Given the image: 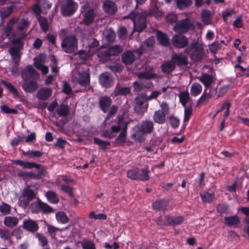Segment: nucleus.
Listing matches in <instances>:
<instances>
[{"mask_svg": "<svg viewBox=\"0 0 249 249\" xmlns=\"http://www.w3.org/2000/svg\"><path fill=\"white\" fill-rule=\"evenodd\" d=\"M177 7L181 10L190 7L193 4L192 0H175Z\"/></svg>", "mask_w": 249, "mask_h": 249, "instance_id": "38", "label": "nucleus"}, {"mask_svg": "<svg viewBox=\"0 0 249 249\" xmlns=\"http://www.w3.org/2000/svg\"><path fill=\"white\" fill-rule=\"evenodd\" d=\"M156 36L157 40L160 44L166 47L170 45L169 39L165 34L157 31Z\"/></svg>", "mask_w": 249, "mask_h": 249, "instance_id": "28", "label": "nucleus"}, {"mask_svg": "<svg viewBox=\"0 0 249 249\" xmlns=\"http://www.w3.org/2000/svg\"><path fill=\"white\" fill-rule=\"evenodd\" d=\"M147 16L146 12L140 14L132 11L130 14L124 16L123 18H130L133 22L134 31L141 32L146 27Z\"/></svg>", "mask_w": 249, "mask_h": 249, "instance_id": "2", "label": "nucleus"}, {"mask_svg": "<svg viewBox=\"0 0 249 249\" xmlns=\"http://www.w3.org/2000/svg\"><path fill=\"white\" fill-rule=\"evenodd\" d=\"M96 16L97 13L94 9L93 8L89 9L85 13L83 21L85 25L89 26L93 23Z\"/></svg>", "mask_w": 249, "mask_h": 249, "instance_id": "19", "label": "nucleus"}, {"mask_svg": "<svg viewBox=\"0 0 249 249\" xmlns=\"http://www.w3.org/2000/svg\"><path fill=\"white\" fill-rule=\"evenodd\" d=\"M148 100V96L145 93L139 94L134 99L136 104L135 109L139 112H146L148 106V104L146 102Z\"/></svg>", "mask_w": 249, "mask_h": 249, "instance_id": "8", "label": "nucleus"}, {"mask_svg": "<svg viewBox=\"0 0 249 249\" xmlns=\"http://www.w3.org/2000/svg\"><path fill=\"white\" fill-rule=\"evenodd\" d=\"M151 85L152 83L150 82L135 81L133 83L134 90L139 92L145 89L149 88Z\"/></svg>", "mask_w": 249, "mask_h": 249, "instance_id": "27", "label": "nucleus"}, {"mask_svg": "<svg viewBox=\"0 0 249 249\" xmlns=\"http://www.w3.org/2000/svg\"><path fill=\"white\" fill-rule=\"evenodd\" d=\"M137 76L139 79H151L155 77L154 73L147 71H142L137 74Z\"/></svg>", "mask_w": 249, "mask_h": 249, "instance_id": "52", "label": "nucleus"}, {"mask_svg": "<svg viewBox=\"0 0 249 249\" xmlns=\"http://www.w3.org/2000/svg\"><path fill=\"white\" fill-rule=\"evenodd\" d=\"M173 45L177 48H183L188 44V39L184 35H175L172 39Z\"/></svg>", "mask_w": 249, "mask_h": 249, "instance_id": "11", "label": "nucleus"}, {"mask_svg": "<svg viewBox=\"0 0 249 249\" xmlns=\"http://www.w3.org/2000/svg\"><path fill=\"white\" fill-rule=\"evenodd\" d=\"M22 227L26 231L31 233H35L39 229L38 223L36 221L30 218L24 220Z\"/></svg>", "mask_w": 249, "mask_h": 249, "instance_id": "12", "label": "nucleus"}, {"mask_svg": "<svg viewBox=\"0 0 249 249\" xmlns=\"http://www.w3.org/2000/svg\"><path fill=\"white\" fill-rule=\"evenodd\" d=\"M94 142L99 145L100 146H101L102 147V149H106V146H108V145H109L110 144V142H106V141H104L103 140H101L100 139H99V138H95L94 139Z\"/></svg>", "mask_w": 249, "mask_h": 249, "instance_id": "60", "label": "nucleus"}, {"mask_svg": "<svg viewBox=\"0 0 249 249\" xmlns=\"http://www.w3.org/2000/svg\"><path fill=\"white\" fill-rule=\"evenodd\" d=\"M224 220L225 224L229 227H237L240 223V218L237 215L225 217Z\"/></svg>", "mask_w": 249, "mask_h": 249, "instance_id": "29", "label": "nucleus"}, {"mask_svg": "<svg viewBox=\"0 0 249 249\" xmlns=\"http://www.w3.org/2000/svg\"><path fill=\"white\" fill-rule=\"evenodd\" d=\"M38 22L41 30L45 33L47 32L49 29V24L47 18L39 16L37 18Z\"/></svg>", "mask_w": 249, "mask_h": 249, "instance_id": "39", "label": "nucleus"}, {"mask_svg": "<svg viewBox=\"0 0 249 249\" xmlns=\"http://www.w3.org/2000/svg\"><path fill=\"white\" fill-rule=\"evenodd\" d=\"M45 196L48 200L52 203L57 204L59 201V198L55 192L49 191L45 193Z\"/></svg>", "mask_w": 249, "mask_h": 249, "instance_id": "40", "label": "nucleus"}, {"mask_svg": "<svg viewBox=\"0 0 249 249\" xmlns=\"http://www.w3.org/2000/svg\"><path fill=\"white\" fill-rule=\"evenodd\" d=\"M97 56L99 58V60L102 63H105L109 60H111V56L108 50L100 51Z\"/></svg>", "mask_w": 249, "mask_h": 249, "instance_id": "43", "label": "nucleus"}, {"mask_svg": "<svg viewBox=\"0 0 249 249\" xmlns=\"http://www.w3.org/2000/svg\"><path fill=\"white\" fill-rule=\"evenodd\" d=\"M56 113L60 117H66L70 114V108L68 105L61 104L56 109Z\"/></svg>", "mask_w": 249, "mask_h": 249, "instance_id": "35", "label": "nucleus"}, {"mask_svg": "<svg viewBox=\"0 0 249 249\" xmlns=\"http://www.w3.org/2000/svg\"><path fill=\"white\" fill-rule=\"evenodd\" d=\"M82 71H79L74 74L72 81L75 84H79L81 87L87 89L90 83L89 69L86 65L82 66Z\"/></svg>", "mask_w": 249, "mask_h": 249, "instance_id": "3", "label": "nucleus"}, {"mask_svg": "<svg viewBox=\"0 0 249 249\" xmlns=\"http://www.w3.org/2000/svg\"><path fill=\"white\" fill-rule=\"evenodd\" d=\"M18 19L16 18H12L3 28L4 35L5 37H8L12 31L14 24L18 21Z\"/></svg>", "mask_w": 249, "mask_h": 249, "instance_id": "33", "label": "nucleus"}, {"mask_svg": "<svg viewBox=\"0 0 249 249\" xmlns=\"http://www.w3.org/2000/svg\"><path fill=\"white\" fill-rule=\"evenodd\" d=\"M144 134H146L144 133L143 131H142L141 128L139 127L138 130L132 134V137L136 141L141 142L144 141Z\"/></svg>", "mask_w": 249, "mask_h": 249, "instance_id": "51", "label": "nucleus"}, {"mask_svg": "<svg viewBox=\"0 0 249 249\" xmlns=\"http://www.w3.org/2000/svg\"><path fill=\"white\" fill-rule=\"evenodd\" d=\"M12 234L8 229H0V237L5 240H8Z\"/></svg>", "mask_w": 249, "mask_h": 249, "instance_id": "57", "label": "nucleus"}, {"mask_svg": "<svg viewBox=\"0 0 249 249\" xmlns=\"http://www.w3.org/2000/svg\"><path fill=\"white\" fill-rule=\"evenodd\" d=\"M160 107L161 109H159V111L162 112L166 115H168L170 113V107L167 103L163 102L160 104Z\"/></svg>", "mask_w": 249, "mask_h": 249, "instance_id": "61", "label": "nucleus"}, {"mask_svg": "<svg viewBox=\"0 0 249 249\" xmlns=\"http://www.w3.org/2000/svg\"><path fill=\"white\" fill-rule=\"evenodd\" d=\"M102 7L103 11L108 15H114L118 10L116 4L110 0L104 1Z\"/></svg>", "mask_w": 249, "mask_h": 249, "instance_id": "14", "label": "nucleus"}, {"mask_svg": "<svg viewBox=\"0 0 249 249\" xmlns=\"http://www.w3.org/2000/svg\"><path fill=\"white\" fill-rule=\"evenodd\" d=\"M216 93V89L211 88L209 93L206 92V89L205 90L203 94L201 96L198 100V103H204L207 102Z\"/></svg>", "mask_w": 249, "mask_h": 249, "instance_id": "30", "label": "nucleus"}, {"mask_svg": "<svg viewBox=\"0 0 249 249\" xmlns=\"http://www.w3.org/2000/svg\"><path fill=\"white\" fill-rule=\"evenodd\" d=\"M34 65L36 68L41 71L43 74H46L48 72L49 70L48 67L42 64L39 62H35Z\"/></svg>", "mask_w": 249, "mask_h": 249, "instance_id": "64", "label": "nucleus"}, {"mask_svg": "<svg viewBox=\"0 0 249 249\" xmlns=\"http://www.w3.org/2000/svg\"><path fill=\"white\" fill-rule=\"evenodd\" d=\"M126 129H124L120 133L115 140V143L117 144H123L126 142Z\"/></svg>", "mask_w": 249, "mask_h": 249, "instance_id": "50", "label": "nucleus"}, {"mask_svg": "<svg viewBox=\"0 0 249 249\" xmlns=\"http://www.w3.org/2000/svg\"><path fill=\"white\" fill-rule=\"evenodd\" d=\"M18 223V218L15 216H5L3 220L4 225L9 228H13L16 227Z\"/></svg>", "mask_w": 249, "mask_h": 249, "instance_id": "25", "label": "nucleus"}, {"mask_svg": "<svg viewBox=\"0 0 249 249\" xmlns=\"http://www.w3.org/2000/svg\"><path fill=\"white\" fill-rule=\"evenodd\" d=\"M130 92V88L129 87H121L119 84H117L113 91L115 96L120 95H125Z\"/></svg>", "mask_w": 249, "mask_h": 249, "instance_id": "34", "label": "nucleus"}, {"mask_svg": "<svg viewBox=\"0 0 249 249\" xmlns=\"http://www.w3.org/2000/svg\"><path fill=\"white\" fill-rule=\"evenodd\" d=\"M111 56H117L123 51V48L120 45H115L110 47L107 49Z\"/></svg>", "mask_w": 249, "mask_h": 249, "instance_id": "49", "label": "nucleus"}, {"mask_svg": "<svg viewBox=\"0 0 249 249\" xmlns=\"http://www.w3.org/2000/svg\"><path fill=\"white\" fill-rule=\"evenodd\" d=\"M36 238L37 239L41 247H46L49 244V240L47 237L41 232H37L35 235Z\"/></svg>", "mask_w": 249, "mask_h": 249, "instance_id": "44", "label": "nucleus"}, {"mask_svg": "<svg viewBox=\"0 0 249 249\" xmlns=\"http://www.w3.org/2000/svg\"><path fill=\"white\" fill-rule=\"evenodd\" d=\"M55 218L58 222L61 224H66L69 221V218L65 213L59 211L56 213Z\"/></svg>", "mask_w": 249, "mask_h": 249, "instance_id": "41", "label": "nucleus"}, {"mask_svg": "<svg viewBox=\"0 0 249 249\" xmlns=\"http://www.w3.org/2000/svg\"><path fill=\"white\" fill-rule=\"evenodd\" d=\"M29 209L33 213L36 214L39 213H50L54 212V210L52 207L48 204L41 201L38 198L37 201L31 203Z\"/></svg>", "mask_w": 249, "mask_h": 249, "instance_id": "6", "label": "nucleus"}, {"mask_svg": "<svg viewBox=\"0 0 249 249\" xmlns=\"http://www.w3.org/2000/svg\"><path fill=\"white\" fill-rule=\"evenodd\" d=\"M22 88L27 92H34L38 89V85L36 80L26 81L22 84Z\"/></svg>", "mask_w": 249, "mask_h": 249, "instance_id": "22", "label": "nucleus"}, {"mask_svg": "<svg viewBox=\"0 0 249 249\" xmlns=\"http://www.w3.org/2000/svg\"><path fill=\"white\" fill-rule=\"evenodd\" d=\"M168 205V201L164 199H159L152 204V208L157 211H163L167 210Z\"/></svg>", "mask_w": 249, "mask_h": 249, "instance_id": "23", "label": "nucleus"}, {"mask_svg": "<svg viewBox=\"0 0 249 249\" xmlns=\"http://www.w3.org/2000/svg\"><path fill=\"white\" fill-rule=\"evenodd\" d=\"M176 67L171 59L169 61H165L161 65L162 71L166 74H169L174 71Z\"/></svg>", "mask_w": 249, "mask_h": 249, "instance_id": "26", "label": "nucleus"}, {"mask_svg": "<svg viewBox=\"0 0 249 249\" xmlns=\"http://www.w3.org/2000/svg\"><path fill=\"white\" fill-rule=\"evenodd\" d=\"M211 13L210 11L204 10L202 11L201 18L203 23L205 25H209L211 23Z\"/></svg>", "mask_w": 249, "mask_h": 249, "instance_id": "45", "label": "nucleus"}, {"mask_svg": "<svg viewBox=\"0 0 249 249\" xmlns=\"http://www.w3.org/2000/svg\"><path fill=\"white\" fill-rule=\"evenodd\" d=\"M138 168H134L129 170L127 172V177L134 180H137Z\"/></svg>", "mask_w": 249, "mask_h": 249, "instance_id": "58", "label": "nucleus"}, {"mask_svg": "<svg viewBox=\"0 0 249 249\" xmlns=\"http://www.w3.org/2000/svg\"><path fill=\"white\" fill-rule=\"evenodd\" d=\"M179 101L182 105L185 107L187 103L189 101L190 97L188 91H182L178 95Z\"/></svg>", "mask_w": 249, "mask_h": 249, "instance_id": "47", "label": "nucleus"}, {"mask_svg": "<svg viewBox=\"0 0 249 249\" xmlns=\"http://www.w3.org/2000/svg\"><path fill=\"white\" fill-rule=\"evenodd\" d=\"M202 201L205 202L210 203L212 202L214 198V194L213 193L209 194L205 192L202 194H200Z\"/></svg>", "mask_w": 249, "mask_h": 249, "instance_id": "55", "label": "nucleus"}, {"mask_svg": "<svg viewBox=\"0 0 249 249\" xmlns=\"http://www.w3.org/2000/svg\"><path fill=\"white\" fill-rule=\"evenodd\" d=\"M89 217L90 218L94 219L106 220L107 219V216L106 214L104 213H99L98 214H95L94 212H91L89 214Z\"/></svg>", "mask_w": 249, "mask_h": 249, "instance_id": "59", "label": "nucleus"}, {"mask_svg": "<svg viewBox=\"0 0 249 249\" xmlns=\"http://www.w3.org/2000/svg\"><path fill=\"white\" fill-rule=\"evenodd\" d=\"M140 127L144 133L150 134L154 132V124L153 121L150 120H143L142 122Z\"/></svg>", "mask_w": 249, "mask_h": 249, "instance_id": "20", "label": "nucleus"}, {"mask_svg": "<svg viewBox=\"0 0 249 249\" xmlns=\"http://www.w3.org/2000/svg\"><path fill=\"white\" fill-rule=\"evenodd\" d=\"M149 173L150 171L147 167L145 169H139L137 180L143 181L149 180L150 178L149 176Z\"/></svg>", "mask_w": 249, "mask_h": 249, "instance_id": "37", "label": "nucleus"}, {"mask_svg": "<svg viewBox=\"0 0 249 249\" xmlns=\"http://www.w3.org/2000/svg\"><path fill=\"white\" fill-rule=\"evenodd\" d=\"M1 83L10 92H11L14 96L18 97L19 96L17 89L14 87L12 84L5 80H2Z\"/></svg>", "mask_w": 249, "mask_h": 249, "instance_id": "48", "label": "nucleus"}, {"mask_svg": "<svg viewBox=\"0 0 249 249\" xmlns=\"http://www.w3.org/2000/svg\"><path fill=\"white\" fill-rule=\"evenodd\" d=\"M20 48L18 47H12L8 50V52L12 56V59L15 63H18L19 60L20 55L19 54Z\"/></svg>", "mask_w": 249, "mask_h": 249, "instance_id": "36", "label": "nucleus"}, {"mask_svg": "<svg viewBox=\"0 0 249 249\" xmlns=\"http://www.w3.org/2000/svg\"><path fill=\"white\" fill-rule=\"evenodd\" d=\"M201 86L197 83H194L192 84L191 88V94L193 96H196L199 95L202 91Z\"/></svg>", "mask_w": 249, "mask_h": 249, "instance_id": "46", "label": "nucleus"}, {"mask_svg": "<svg viewBox=\"0 0 249 249\" xmlns=\"http://www.w3.org/2000/svg\"><path fill=\"white\" fill-rule=\"evenodd\" d=\"M80 244L83 249H96L95 244L90 239H84Z\"/></svg>", "mask_w": 249, "mask_h": 249, "instance_id": "42", "label": "nucleus"}, {"mask_svg": "<svg viewBox=\"0 0 249 249\" xmlns=\"http://www.w3.org/2000/svg\"><path fill=\"white\" fill-rule=\"evenodd\" d=\"M61 47L63 51L69 53H72L77 50V40L74 36L65 37L61 42Z\"/></svg>", "mask_w": 249, "mask_h": 249, "instance_id": "7", "label": "nucleus"}, {"mask_svg": "<svg viewBox=\"0 0 249 249\" xmlns=\"http://www.w3.org/2000/svg\"><path fill=\"white\" fill-rule=\"evenodd\" d=\"M13 8L11 6L3 8L0 11V17L2 18L8 17L12 13Z\"/></svg>", "mask_w": 249, "mask_h": 249, "instance_id": "53", "label": "nucleus"}, {"mask_svg": "<svg viewBox=\"0 0 249 249\" xmlns=\"http://www.w3.org/2000/svg\"><path fill=\"white\" fill-rule=\"evenodd\" d=\"M78 4L74 0H62L60 3L61 14L66 17L72 16L77 11Z\"/></svg>", "mask_w": 249, "mask_h": 249, "instance_id": "5", "label": "nucleus"}, {"mask_svg": "<svg viewBox=\"0 0 249 249\" xmlns=\"http://www.w3.org/2000/svg\"><path fill=\"white\" fill-rule=\"evenodd\" d=\"M98 101L100 109L104 112L107 113L112 102L110 97L107 95L102 96L99 98Z\"/></svg>", "mask_w": 249, "mask_h": 249, "instance_id": "16", "label": "nucleus"}, {"mask_svg": "<svg viewBox=\"0 0 249 249\" xmlns=\"http://www.w3.org/2000/svg\"><path fill=\"white\" fill-rule=\"evenodd\" d=\"M166 114L159 111H156L153 115V120L155 123L158 124H163L166 122Z\"/></svg>", "mask_w": 249, "mask_h": 249, "instance_id": "31", "label": "nucleus"}, {"mask_svg": "<svg viewBox=\"0 0 249 249\" xmlns=\"http://www.w3.org/2000/svg\"><path fill=\"white\" fill-rule=\"evenodd\" d=\"M192 114V108L189 106L186 107L184 110V122H187L189 121L190 117Z\"/></svg>", "mask_w": 249, "mask_h": 249, "instance_id": "63", "label": "nucleus"}, {"mask_svg": "<svg viewBox=\"0 0 249 249\" xmlns=\"http://www.w3.org/2000/svg\"><path fill=\"white\" fill-rule=\"evenodd\" d=\"M47 231L50 235L52 238H55L56 236L55 232L59 231V229L56 227H54L51 225H47Z\"/></svg>", "mask_w": 249, "mask_h": 249, "instance_id": "62", "label": "nucleus"}, {"mask_svg": "<svg viewBox=\"0 0 249 249\" xmlns=\"http://www.w3.org/2000/svg\"><path fill=\"white\" fill-rule=\"evenodd\" d=\"M104 36L108 42H112L115 39V33L110 30H106L104 33Z\"/></svg>", "mask_w": 249, "mask_h": 249, "instance_id": "56", "label": "nucleus"}, {"mask_svg": "<svg viewBox=\"0 0 249 249\" xmlns=\"http://www.w3.org/2000/svg\"><path fill=\"white\" fill-rule=\"evenodd\" d=\"M122 59L125 65L132 64L135 59L134 53L130 51L124 52L122 54Z\"/></svg>", "mask_w": 249, "mask_h": 249, "instance_id": "24", "label": "nucleus"}, {"mask_svg": "<svg viewBox=\"0 0 249 249\" xmlns=\"http://www.w3.org/2000/svg\"><path fill=\"white\" fill-rule=\"evenodd\" d=\"M11 210V207L9 205L4 202H2L0 205V213L2 215L8 214L9 213H10Z\"/></svg>", "mask_w": 249, "mask_h": 249, "instance_id": "54", "label": "nucleus"}, {"mask_svg": "<svg viewBox=\"0 0 249 249\" xmlns=\"http://www.w3.org/2000/svg\"><path fill=\"white\" fill-rule=\"evenodd\" d=\"M192 26V24L190 19L185 18L181 20L179 22L176 23L173 29L177 32L184 34L188 32Z\"/></svg>", "mask_w": 249, "mask_h": 249, "instance_id": "10", "label": "nucleus"}, {"mask_svg": "<svg viewBox=\"0 0 249 249\" xmlns=\"http://www.w3.org/2000/svg\"><path fill=\"white\" fill-rule=\"evenodd\" d=\"M200 82L202 83L205 87H209L213 82V78L211 75L205 73L197 77Z\"/></svg>", "mask_w": 249, "mask_h": 249, "instance_id": "32", "label": "nucleus"}, {"mask_svg": "<svg viewBox=\"0 0 249 249\" xmlns=\"http://www.w3.org/2000/svg\"><path fill=\"white\" fill-rule=\"evenodd\" d=\"M184 53H189L194 62H200L204 55V46L201 41H194L184 51Z\"/></svg>", "mask_w": 249, "mask_h": 249, "instance_id": "1", "label": "nucleus"}, {"mask_svg": "<svg viewBox=\"0 0 249 249\" xmlns=\"http://www.w3.org/2000/svg\"><path fill=\"white\" fill-rule=\"evenodd\" d=\"M171 59L175 66L176 65L178 67L186 66L188 64L187 57L181 54H173Z\"/></svg>", "mask_w": 249, "mask_h": 249, "instance_id": "15", "label": "nucleus"}, {"mask_svg": "<svg viewBox=\"0 0 249 249\" xmlns=\"http://www.w3.org/2000/svg\"><path fill=\"white\" fill-rule=\"evenodd\" d=\"M99 83L102 87L108 88L113 85V79L108 72H105L100 75Z\"/></svg>", "mask_w": 249, "mask_h": 249, "instance_id": "18", "label": "nucleus"}, {"mask_svg": "<svg viewBox=\"0 0 249 249\" xmlns=\"http://www.w3.org/2000/svg\"><path fill=\"white\" fill-rule=\"evenodd\" d=\"M23 80L25 81L33 78V80H37L39 78V75L31 65L26 67L22 70L21 73Z\"/></svg>", "mask_w": 249, "mask_h": 249, "instance_id": "9", "label": "nucleus"}, {"mask_svg": "<svg viewBox=\"0 0 249 249\" xmlns=\"http://www.w3.org/2000/svg\"><path fill=\"white\" fill-rule=\"evenodd\" d=\"M30 22L27 19L22 18L17 27L16 34L14 36L21 35L22 37L27 36L26 32L29 27Z\"/></svg>", "mask_w": 249, "mask_h": 249, "instance_id": "13", "label": "nucleus"}, {"mask_svg": "<svg viewBox=\"0 0 249 249\" xmlns=\"http://www.w3.org/2000/svg\"><path fill=\"white\" fill-rule=\"evenodd\" d=\"M164 219L166 222L165 224L167 226H175L182 224L184 222L185 218L183 216H171L169 215H165Z\"/></svg>", "mask_w": 249, "mask_h": 249, "instance_id": "17", "label": "nucleus"}, {"mask_svg": "<svg viewBox=\"0 0 249 249\" xmlns=\"http://www.w3.org/2000/svg\"><path fill=\"white\" fill-rule=\"evenodd\" d=\"M52 93V90L47 88H43L39 89L36 94V97L38 100H46L49 99Z\"/></svg>", "mask_w": 249, "mask_h": 249, "instance_id": "21", "label": "nucleus"}, {"mask_svg": "<svg viewBox=\"0 0 249 249\" xmlns=\"http://www.w3.org/2000/svg\"><path fill=\"white\" fill-rule=\"evenodd\" d=\"M37 194V192L31 189L30 185H27L24 187L19 197V205L24 209H26L30 202L36 198Z\"/></svg>", "mask_w": 249, "mask_h": 249, "instance_id": "4", "label": "nucleus"}]
</instances>
